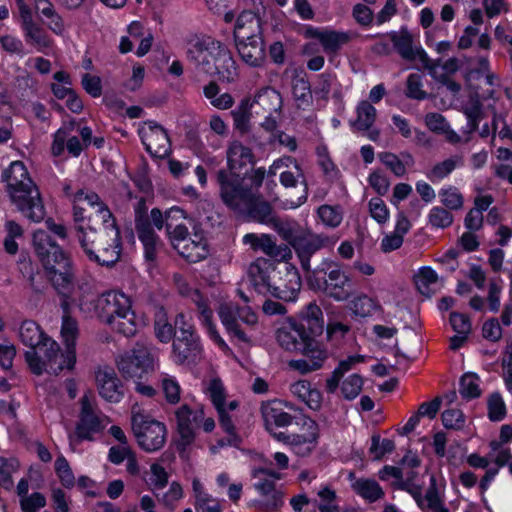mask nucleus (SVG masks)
<instances>
[{
	"label": "nucleus",
	"mask_w": 512,
	"mask_h": 512,
	"mask_svg": "<svg viewBox=\"0 0 512 512\" xmlns=\"http://www.w3.org/2000/svg\"><path fill=\"white\" fill-rule=\"evenodd\" d=\"M323 331L324 315L316 302L305 305L277 330V342L284 350L300 352L308 358L292 360L290 366L293 369L301 374H307L323 366L327 353L317 339Z\"/></svg>",
	"instance_id": "1"
},
{
	"label": "nucleus",
	"mask_w": 512,
	"mask_h": 512,
	"mask_svg": "<svg viewBox=\"0 0 512 512\" xmlns=\"http://www.w3.org/2000/svg\"><path fill=\"white\" fill-rule=\"evenodd\" d=\"M32 246L45 276L44 280L40 272L30 273L28 280L32 290L42 294L50 283L60 296L68 298L74 281V265L70 254L42 229L33 233Z\"/></svg>",
	"instance_id": "2"
},
{
	"label": "nucleus",
	"mask_w": 512,
	"mask_h": 512,
	"mask_svg": "<svg viewBox=\"0 0 512 512\" xmlns=\"http://www.w3.org/2000/svg\"><path fill=\"white\" fill-rule=\"evenodd\" d=\"M187 58L202 72L217 77L221 82L233 83L238 78V67L230 50L210 36L191 42Z\"/></svg>",
	"instance_id": "3"
},
{
	"label": "nucleus",
	"mask_w": 512,
	"mask_h": 512,
	"mask_svg": "<svg viewBox=\"0 0 512 512\" xmlns=\"http://www.w3.org/2000/svg\"><path fill=\"white\" fill-rule=\"evenodd\" d=\"M77 227V239L84 254L91 262L100 266L113 267L121 258L123 243L121 231L114 220L113 225L102 223L103 232L92 226V215L88 224Z\"/></svg>",
	"instance_id": "4"
},
{
	"label": "nucleus",
	"mask_w": 512,
	"mask_h": 512,
	"mask_svg": "<svg viewBox=\"0 0 512 512\" xmlns=\"http://www.w3.org/2000/svg\"><path fill=\"white\" fill-rule=\"evenodd\" d=\"M88 305L97 318L111 326L125 337H133L137 332L136 314L132 310V300L123 291L109 290L94 298L80 299V306Z\"/></svg>",
	"instance_id": "5"
},
{
	"label": "nucleus",
	"mask_w": 512,
	"mask_h": 512,
	"mask_svg": "<svg viewBox=\"0 0 512 512\" xmlns=\"http://www.w3.org/2000/svg\"><path fill=\"white\" fill-rule=\"evenodd\" d=\"M264 180L265 167H258L248 184L220 193V199L226 207L244 212L254 222L271 223L275 219L273 207L259 193Z\"/></svg>",
	"instance_id": "6"
},
{
	"label": "nucleus",
	"mask_w": 512,
	"mask_h": 512,
	"mask_svg": "<svg viewBox=\"0 0 512 512\" xmlns=\"http://www.w3.org/2000/svg\"><path fill=\"white\" fill-rule=\"evenodd\" d=\"M233 37L242 61L251 67H261L266 60L261 19L252 10H243L236 18Z\"/></svg>",
	"instance_id": "7"
},
{
	"label": "nucleus",
	"mask_w": 512,
	"mask_h": 512,
	"mask_svg": "<svg viewBox=\"0 0 512 512\" xmlns=\"http://www.w3.org/2000/svg\"><path fill=\"white\" fill-rule=\"evenodd\" d=\"M226 160V167L220 168L215 173L219 194L248 184L258 169L254 167L256 157L252 149L238 140L229 143Z\"/></svg>",
	"instance_id": "8"
},
{
	"label": "nucleus",
	"mask_w": 512,
	"mask_h": 512,
	"mask_svg": "<svg viewBox=\"0 0 512 512\" xmlns=\"http://www.w3.org/2000/svg\"><path fill=\"white\" fill-rule=\"evenodd\" d=\"M309 290L322 293L338 302L352 296V281L343 271V264L331 258L322 261L305 276Z\"/></svg>",
	"instance_id": "9"
},
{
	"label": "nucleus",
	"mask_w": 512,
	"mask_h": 512,
	"mask_svg": "<svg viewBox=\"0 0 512 512\" xmlns=\"http://www.w3.org/2000/svg\"><path fill=\"white\" fill-rule=\"evenodd\" d=\"M131 427L138 446L145 452L159 451L166 443V425L144 410L132 411Z\"/></svg>",
	"instance_id": "10"
},
{
	"label": "nucleus",
	"mask_w": 512,
	"mask_h": 512,
	"mask_svg": "<svg viewBox=\"0 0 512 512\" xmlns=\"http://www.w3.org/2000/svg\"><path fill=\"white\" fill-rule=\"evenodd\" d=\"M175 324L178 328V334L172 344L175 362L178 364L196 363L202 352L200 336L194 326L186 321V317L182 313L176 316Z\"/></svg>",
	"instance_id": "11"
},
{
	"label": "nucleus",
	"mask_w": 512,
	"mask_h": 512,
	"mask_svg": "<svg viewBox=\"0 0 512 512\" xmlns=\"http://www.w3.org/2000/svg\"><path fill=\"white\" fill-rule=\"evenodd\" d=\"M11 203L17 210L32 222H41L46 215L43 200L33 180L19 183L16 187L7 188Z\"/></svg>",
	"instance_id": "12"
},
{
	"label": "nucleus",
	"mask_w": 512,
	"mask_h": 512,
	"mask_svg": "<svg viewBox=\"0 0 512 512\" xmlns=\"http://www.w3.org/2000/svg\"><path fill=\"white\" fill-rule=\"evenodd\" d=\"M154 355L147 346L136 343L117 362V367L125 379L141 380L154 371Z\"/></svg>",
	"instance_id": "13"
},
{
	"label": "nucleus",
	"mask_w": 512,
	"mask_h": 512,
	"mask_svg": "<svg viewBox=\"0 0 512 512\" xmlns=\"http://www.w3.org/2000/svg\"><path fill=\"white\" fill-rule=\"evenodd\" d=\"M284 238L294 249L305 276L313 270L310 264L312 256L325 247L329 241L328 236L310 232L295 233L288 231Z\"/></svg>",
	"instance_id": "14"
},
{
	"label": "nucleus",
	"mask_w": 512,
	"mask_h": 512,
	"mask_svg": "<svg viewBox=\"0 0 512 512\" xmlns=\"http://www.w3.org/2000/svg\"><path fill=\"white\" fill-rule=\"evenodd\" d=\"M271 97L277 100V105L269 107L268 110L277 111L281 108L282 100L280 94L277 93L274 89H265L260 91L254 97L253 101L248 96L242 98L237 107L230 112L233 118L234 128L242 134L247 133L250 130V120L252 116L251 109L253 105L258 104L266 109L265 104L270 100Z\"/></svg>",
	"instance_id": "15"
},
{
	"label": "nucleus",
	"mask_w": 512,
	"mask_h": 512,
	"mask_svg": "<svg viewBox=\"0 0 512 512\" xmlns=\"http://www.w3.org/2000/svg\"><path fill=\"white\" fill-rule=\"evenodd\" d=\"M145 125L138 129V136L146 152L152 158L165 159L172 152L167 130L155 121H147Z\"/></svg>",
	"instance_id": "16"
},
{
	"label": "nucleus",
	"mask_w": 512,
	"mask_h": 512,
	"mask_svg": "<svg viewBox=\"0 0 512 512\" xmlns=\"http://www.w3.org/2000/svg\"><path fill=\"white\" fill-rule=\"evenodd\" d=\"M135 230L143 245V256L146 262L154 263L157 259L160 237L154 231L147 214L146 207L139 206L135 211Z\"/></svg>",
	"instance_id": "17"
},
{
	"label": "nucleus",
	"mask_w": 512,
	"mask_h": 512,
	"mask_svg": "<svg viewBox=\"0 0 512 512\" xmlns=\"http://www.w3.org/2000/svg\"><path fill=\"white\" fill-rule=\"evenodd\" d=\"M19 12L20 28L27 43L48 46V36L43 27L35 23L31 7L25 0H15Z\"/></svg>",
	"instance_id": "18"
},
{
	"label": "nucleus",
	"mask_w": 512,
	"mask_h": 512,
	"mask_svg": "<svg viewBox=\"0 0 512 512\" xmlns=\"http://www.w3.org/2000/svg\"><path fill=\"white\" fill-rule=\"evenodd\" d=\"M95 379L99 395L111 403H118L123 398V385L113 368L98 369Z\"/></svg>",
	"instance_id": "19"
},
{
	"label": "nucleus",
	"mask_w": 512,
	"mask_h": 512,
	"mask_svg": "<svg viewBox=\"0 0 512 512\" xmlns=\"http://www.w3.org/2000/svg\"><path fill=\"white\" fill-rule=\"evenodd\" d=\"M189 216L179 206H172L165 211V230L173 247H177V242L175 241L187 240L189 233L186 223Z\"/></svg>",
	"instance_id": "20"
},
{
	"label": "nucleus",
	"mask_w": 512,
	"mask_h": 512,
	"mask_svg": "<svg viewBox=\"0 0 512 512\" xmlns=\"http://www.w3.org/2000/svg\"><path fill=\"white\" fill-rule=\"evenodd\" d=\"M104 429L100 418L94 412L88 401L82 403L79 420L76 424L75 434L79 441H92L94 435Z\"/></svg>",
	"instance_id": "21"
},
{
	"label": "nucleus",
	"mask_w": 512,
	"mask_h": 512,
	"mask_svg": "<svg viewBox=\"0 0 512 512\" xmlns=\"http://www.w3.org/2000/svg\"><path fill=\"white\" fill-rule=\"evenodd\" d=\"M261 414L267 432H271L272 426L287 427L293 421V416L284 411V402L279 399L262 402Z\"/></svg>",
	"instance_id": "22"
},
{
	"label": "nucleus",
	"mask_w": 512,
	"mask_h": 512,
	"mask_svg": "<svg viewBox=\"0 0 512 512\" xmlns=\"http://www.w3.org/2000/svg\"><path fill=\"white\" fill-rule=\"evenodd\" d=\"M218 316L226 333L231 338H236L242 343H250V337L241 328L239 323V309L234 310L228 305H222L218 310Z\"/></svg>",
	"instance_id": "23"
},
{
	"label": "nucleus",
	"mask_w": 512,
	"mask_h": 512,
	"mask_svg": "<svg viewBox=\"0 0 512 512\" xmlns=\"http://www.w3.org/2000/svg\"><path fill=\"white\" fill-rule=\"evenodd\" d=\"M202 414V411L194 413L187 404L181 405L176 410L177 429L185 445H190L194 441L195 433L192 428V421L197 423Z\"/></svg>",
	"instance_id": "24"
},
{
	"label": "nucleus",
	"mask_w": 512,
	"mask_h": 512,
	"mask_svg": "<svg viewBox=\"0 0 512 512\" xmlns=\"http://www.w3.org/2000/svg\"><path fill=\"white\" fill-rule=\"evenodd\" d=\"M274 270V264L265 258H257L250 264L248 273L258 292L261 293L263 290L267 291L272 285L270 282V274L274 272Z\"/></svg>",
	"instance_id": "25"
},
{
	"label": "nucleus",
	"mask_w": 512,
	"mask_h": 512,
	"mask_svg": "<svg viewBox=\"0 0 512 512\" xmlns=\"http://www.w3.org/2000/svg\"><path fill=\"white\" fill-rule=\"evenodd\" d=\"M177 247H174L179 255L189 263H198L204 260L209 254L208 241L192 240L187 236V240L176 241Z\"/></svg>",
	"instance_id": "26"
},
{
	"label": "nucleus",
	"mask_w": 512,
	"mask_h": 512,
	"mask_svg": "<svg viewBox=\"0 0 512 512\" xmlns=\"http://www.w3.org/2000/svg\"><path fill=\"white\" fill-rule=\"evenodd\" d=\"M82 201H86L87 204L93 208L97 207L95 216L101 219V223H108L110 226L113 225L116 218L107 204L101 200L100 196L96 192H85L84 189L77 190L74 194L73 202L79 203Z\"/></svg>",
	"instance_id": "27"
},
{
	"label": "nucleus",
	"mask_w": 512,
	"mask_h": 512,
	"mask_svg": "<svg viewBox=\"0 0 512 512\" xmlns=\"http://www.w3.org/2000/svg\"><path fill=\"white\" fill-rule=\"evenodd\" d=\"M301 288V279L297 270L291 273V278L287 282H281L279 285L272 284L267 292L273 297L285 302H295L298 298Z\"/></svg>",
	"instance_id": "28"
},
{
	"label": "nucleus",
	"mask_w": 512,
	"mask_h": 512,
	"mask_svg": "<svg viewBox=\"0 0 512 512\" xmlns=\"http://www.w3.org/2000/svg\"><path fill=\"white\" fill-rule=\"evenodd\" d=\"M306 430L303 434H291L290 445H308L316 447L319 439L318 423L309 416H302L300 421L296 422Z\"/></svg>",
	"instance_id": "29"
},
{
	"label": "nucleus",
	"mask_w": 512,
	"mask_h": 512,
	"mask_svg": "<svg viewBox=\"0 0 512 512\" xmlns=\"http://www.w3.org/2000/svg\"><path fill=\"white\" fill-rule=\"evenodd\" d=\"M389 38L395 51L406 61H414L413 36L406 27H402L400 32L391 31Z\"/></svg>",
	"instance_id": "30"
},
{
	"label": "nucleus",
	"mask_w": 512,
	"mask_h": 512,
	"mask_svg": "<svg viewBox=\"0 0 512 512\" xmlns=\"http://www.w3.org/2000/svg\"><path fill=\"white\" fill-rule=\"evenodd\" d=\"M353 491L369 503H375L384 496V490L380 484L372 478H359L352 483Z\"/></svg>",
	"instance_id": "31"
},
{
	"label": "nucleus",
	"mask_w": 512,
	"mask_h": 512,
	"mask_svg": "<svg viewBox=\"0 0 512 512\" xmlns=\"http://www.w3.org/2000/svg\"><path fill=\"white\" fill-rule=\"evenodd\" d=\"M349 309L356 319L368 318L372 317L375 312L381 310V305L376 299L367 294L360 293L349 302Z\"/></svg>",
	"instance_id": "32"
},
{
	"label": "nucleus",
	"mask_w": 512,
	"mask_h": 512,
	"mask_svg": "<svg viewBox=\"0 0 512 512\" xmlns=\"http://www.w3.org/2000/svg\"><path fill=\"white\" fill-rule=\"evenodd\" d=\"M50 91L58 100L66 99L65 105L68 110L74 114L82 113L84 109L83 102L77 92L71 86H64L58 83L50 84Z\"/></svg>",
	"instance_id": "33"
},
{
	"label": "nucleus",
	"mask_w": 512,
	"mask_h": 512,
	"mask_svg": "<svg viewBox=\"0 0 512 512\" xmlns=\"http://www.w3.org/2000/svg\"><path fill=\"white\" fill-rule=\"evenodd\" d=\"M350 41L351 35L345 31L324 29V34H320V44L327 55L337 54Z\"/></svg>",
	"instance_id": "34"
},
{
	"label": "nucleus",
	"mask_w": 512,
	"mask_h": 512,
	"mask_svg": "<svg viewBox=\"0 0 512 512\" xmlns=\"http://www.w3.org/2000/svg\"><path fill=\"white\" fill-rule=\"evenodd\" d=\"M21 462L16 456H0V489L11 492L14 488L13 474L20 470Z\"/></svg>",
	"instance_id": "35"
},
{
	"label": "nucleus",
	"mask_w": 512,
	"mask_h": 512,
	"mask_svg": "<svg viewBox=\"0 0 512 512\" xmlns=\"http://www.w3.org/2000/svg\"><path fill=\"white\" fill-rule=\"evenodd\" d=\"M45 336L47 334L36 321L30 319L22 321L19 328V338L23 345L36 348Z\"/></svg>",
	"instance_id": "36"
},
{
	"label": "nucleus",
	"mask_w": 512,
	"mask_h": 512,
	"mask_svg": "<svg viewBox=\"0 0 512 512\" xmlns=\"http://www.w3.org/2000/svg\"><path fill=\"white\" fill-rule=\"evenodd\" d=\"M1 180L7 183V188H11L16 187L19 183L26 184L32 179L25 164L20 160H15L2 171Z\"/></svg>",
	"instance_id": "37"
},
{
	"label": "nucleus",
	"mask_w": 512,
	"mask_h": 512,
	"mask_svg": "<svg viewBox=\"0 0 512 512\" xmlns=\"http://www.w3.org/2000/svg\"><path fill=\"white\" fill-rule=\"evenodd\" d=\"M356 112L357 118L350 122L351 127L358 131L369 130L376 119L375 107L370 102L363 100L358 104Z\"/></svg>",
	"instance_id": "38"
},
{
	"label": "nucleus",
	"mask_w": 512,
	"mask_h": 512,
	"mask_svg": "<svg viewBox=\"0 0 512 512\" xmlns=\"http://www.w3.org/2000/svg\"><path fill=\"white\" fill-rule=\"evenodd\" d=\"M463 164V158L460 155H454L450 158L443 160L442 162L436 163L431 170L426 174L427 178L432 182L436 183L448 175H450L457 166Z\"/></svg>",
	"instance_id": "39"
},
{
	"label": "nucleus",
	"mask_w": 512,
	"mask_h": 512,
	"mask_svg": "<svg viewBox=\"0 0 512 512\" xmlns=\"http://www.w3.org/2000/svg\"><path fill=\"white\" fill-rule=\"evenodd\" d=\"M459 393L465 400H472L480 397L481 389L479 377L475 373H465L459 381Z\"/></svg>",
	"instance_id": "40"
},
{
	"label": "nucleus",
	"mask_w": 512,
	"mask_h": 512,
	"mask_svg": "<svg viewBox=\"0 0 512 512\" xmlns=\"http://www.w3.org/2000/svg\"><path fill=\"white\" fill-rule=\"evenodd\" d=\"M55 473L58 476L63 487L71 489L75 485V476L68 460L60 454L54 463Z\"/></svg>",
	"instance_id": "41"
},
{
	"label": "nucleus",
	"mask_w": 512,
	"mask_h": 512,
	"mask_svg": "<svg viewBox=\"0 0 512 512\" xmlns=\"http://www.w3.org/2000/svg\"><path fill=\"white\" fill-rule=\"evenodd\" d=\"M488 418L491 422H500L507 415L506 404L500 393H492L487 401Z\"/></svg>",
	"instance_id": "42"
},
{
	"label": "nucleus",
	"mask_w": 512,
	"mask_h": 512,
	"mask_svg": "<svg viewBox=\"0 0 512 512\" xmlns=\"http://www.w3.org/2000/svg\"><path fill=\"white\" fill-rule=\"evenodd\" d=\"M157 339L162 343H168L178 334V328L173 327L167 320L166 314L157 317L154 323Z\"/></svg>",
	"instance_id": "43"
},
{
	"label": "nucleus",
	"mask_w": 512,
	"mask_h": 512,
	"mask_svg": "<svg viewBox=\"0 0 512 512\" xmlns=\"http://www.w3.org/2000/svg\"><path fill=\"white\" fill-rule=\"evenodd\" d=\"M41 15H43L47 22L45 23L47 28L55 35H62L65 31V24L62 16L55 10L53 4L44 6L41 9Z\"/></svg>",
	"instance_id": "44"
},
{
	"label": "nucleus",
	"mask_w": 512,
	"mask_h": 512,
	"mask_svg": "<svg viewBox=\"0 0 512 512\" xmlns=\"http://www.w3.org/2000/svg\"><path fill=\"white\" fill-rule=\"evenodd\" d=\"M36 348L43 354L44 360L52 369V367L55 366L56 360L61 351L59 344L47 335L42 338V342Z\"/></svg>",
	"instance_id": "45"
},
{
	"label": "nucleus",
	"mask_w": 512,
	"mask_h": 512,
	"mask_svg": "<svg viewBox=\"0 0 512 512\" xmlns=\"http://www.w3.org/2000/svg\"><path fill=\"white\" fill-rule=\"evenodd\" d=\"M363 378L361 375L354 373L348 376L341 385V393L346 400H354L362 391Z\"/></svg>",
	"instance_id": "46"
},
{
	"label": "nucleus",
	"mask_w": 512,
	"mask_h": 512,
	"mask_svg": "<svg viewBox=\"0 0 512 512\" xmlns=\"http://www.w3.org/2000/svg\"><path fill=\"white\" fill-rule=\"evenodd\" d=\"M207 390L216 411L226 409V393L221 379H212Z\"/></svg>",
	"instance_id": "47"
},
{
	"label": "nucleus",
	"mask_w": 512,
	"mask_h": 512,
	"mask_svg": "<svg viewBox=\"0 0 512 512\" xmlns=\"http://www.w3.org/2000/svg\"><path fill=\"white\" fill-rule=\"evenodd\" d=\"M425 499L428 508L433 512H448L449 509L444 505L437 488L436 478L434 475L430 477V485L426 491Z\"/></svg>",
	"instance_id": "48"
},
{
	"label": "nucleus",
	"mask_w": 512,
	"mask_h": 512,
	"mask_svg": "<svg viewBox=\"0 0 512 512\" xmlns=\"http://www.w3.org/2000/svg\"><path fill=\"white\" fill-rule=\"evenodd\" d=\"M439 196L442 204L449 210H459L463 206V196L454 186L443 187Z\"/></svg>",
	"instance_id": "49"
},
{
	"label": "nucleus",
	"mask_w": 512,
	"mask_h": 512,
	"mask_svg": "<svg viewBox=\"0 0 512 512\" xmlns=\"http://www.w3.org/2000/svg\"><path fill=\"white\" fill-rule=\"evenodd\" d=\"M317 495L321 499V503L318 504L319 512H340L339 505L335 504L337 494L330 486L322 487Z\"/></svg>",
	"instance_id": "50"
},
{
	"label": "nucleus",
	"mask_w": 512,
	"mask_h": 512,
	"mask_svg": "<svg viewBox=\"0 0 512 512\" xmlns=\"http://www.w3.org/2000/svg\"><path fill=\"white\" fill-rule=\"evenodd\" d=\"M169 482V474L159 463H152L150 466V476L147 483L153 490L164 489Z\"/></svg>",
	"instance_id": "51"
},
{
	"label": "nucleus",
	"mask_w": 512,
	"mask_h": 512,
	"mask_svg": "<svg viewBox=\"0 0 512 512\" xmlns=\"http://www.w3.org/2000/svg\"><path fill=\"white\" fill-rule=\"evenodd\" d=\"M395 443L392 439H381L380 435L374 434L371 437L370 453L375 459L380 460L384 455L393 452Z\"/></svg>",
	"instance_id": "52"
},
{
	"label": "nucleus",
	"mask_w": 512,
	"mask_h": 512,
	"mask_svg": "<svg viewBox=\"0 0 512 512\" xmlns=\"http://www.w3.org/2000/svg\"><path fill=\"white\" fill-rule=\"evenodd\" d=\"M65 349L60 353L61 362L52 367V373L59 375L64 369L73 370L76 364V345L64 344Z\"/></svg>",
	"instance_id": "53"
},
{
	"label": "nucleus",
	"mask_w": 512,
	"mask_h": 512,
	"mask_svg": "<svg viewBox=\"0 0 512 512\" xmlns=\"http://www.w3.org/2000/svg\"><path fill=\"white\" fill-rule=\"evenodd\" d=\"M79 334L78 323L76 319L69 315H64L61 325V337L64 344L76 345Z\"/></svg>",
	"instance_id": "54"
},
{
	"label": "nucleus",
	"mask_w": 512,
	"mask_h": 512,
	"mask_svg": "<svg viewBox=\"0 0 512 512\" xmlns=\"http://www.w3.org/2000/svg\"><path fill=\"white\" fill-rule=\"evenodd\" d=\"M264 499L258 500L255 507L261 512H277L284 504V494L281 491L272 492L269 496H264Z\"/></svg>",
	"instance_id": "55"
},
{
	"label": "nucleus",
	"mask_w": 512,
	"mask_h": 512,
	"mask_svg": "<svg viewBox=\"0 0 512 512\" xmlns=\"http://www.w3.org/2000/svg\"><path fill=\"white\" fill-rule=\"evenodd\" d=\"M429 223L436 228H447L453 223V215L448 209L443 207H433L429 214Z\"/></svg>",
	"instance_id": "56"
},
{
	"label": "nucleus",
	"mask_w": 512,
	"mask_h": 512,
	"mask_svg": "<svg viewBox=\"0 0 512 512\" xmlns=\"http://www.w3.org/2000/svg\"><path fill=\"white\" fill-rule=\"evenodd\" d=\"M368 206L371 218L378 224H385L389 220L390 211L380 197L371 198Z\"/></svg>",
	"instance_id": "57"
},
{
	"label": "nucleus",
	"mask_w": 512,
	"mask_h": 512,
	"mask_svg": "<svg viewBox=\"0 0 512 512\" xmlns=\"http://www.w3.org/2000/svg\"><path fill=\"white\" fill-rule=\"evenodd\" d=\"M422 77L419 74L412 73L406 80V96L410 99L425 100L427 93L422 90Z\"/></svg>",
	"instance_id": "58"
},
{
	"label": "nucleus",
	"mask_w": 512,
	"mask_h": 512,
	"mask_svg": "<svg viewBox=\"0 0 512 512\" xmlns=\"http://www.w3.org/2000/svg\"><path fill=\"white\" fill-rule=\"evenodd\" d=\"M318 216L321 221L329 227L336 228L342 222V214L337 207L331 205H321L317 210Z\"/></svg>",
	"instance_id": "59"
},
{
	"label": "nucleus",
	"mask_w": 512,
	"mask_h": 512,
	"mask_svg": "<svg viewBox=\"0 0 512 512\" xmlns=\"http://www.w3.org/2000/svg\"><path fill=\"white\" fill-rule=\"evenodd\" d=\"M162 390L169 404L175 405L180 401L181 387L175 377H164L162 380Z\"/></svg>",
	"instance_id": "60"
},
{
	"label": "nucleus",
	"mask_w": 512,
	"mask_h": 512,
	"mask_svg": "<svg viewBox=\"0 0 512 512\" xmlns=\"http://www.w3.org/2000/svg\"><path fill=\"white\" fill-rule=\"evenodd\" d=\"M442 424L446 429L460 430L465 424L464 414L460 409H446L441 415Z\"/></svg>",
	"instance_id": "61"
},
{
	"label": "nucleus",
	"mask_w": 512,
	"mask_h": 512,
	"mask_svg": "<svg viewBox=\"0 0 512 512\" xmlns=\"http://www.w3.org/2000/svg\"><path fill=\"white\" fill-rule=\"evenodd\" d=\"M47 504L46 497L41 492H33L23 499H20V508L22 512H38Z\"/></svg>",
	"instance_id": "62"
},
{
	"label": "nucleus",
	"mask_w": 512,
	"mask_h": 512,
	"mask_svg": "<svg viewBox=\"0 0 512 512\" xmlns=\"http://www.w3.org/2000/svg\"><path fill=\"white\" fill-rule=\"evenodd\" d=\"M25 361L30 371L37 376H40L46 370L47 363L39 355L37 348H30V350L24 353Z\"/></svg>",
	"instance_id": "63"
},
{
	"label": "nucleus",
	"mask_w": 512,
	"mask_h": 512,
	"mask_svg": "<svg viewBox=\"0 0 512 512\" xmlns=\"http://www.w3.org/2000/svg\"><path fill=\"white\" fill-rule=\"evenodd\" d=\"M81 85L85 92L92 98H99L102 95V81L97 75L84 73L81 78Z\"/></svg>",
	"instance_id": "64"
}]
</instances>
